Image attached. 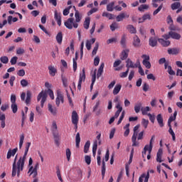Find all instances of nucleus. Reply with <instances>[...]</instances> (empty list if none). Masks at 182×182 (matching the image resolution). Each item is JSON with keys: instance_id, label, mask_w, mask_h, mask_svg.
<instances>
[{"instance_id": "1", "label": "nucleus", "mask_w": 182, "mask_h": 182, "mask_svg": "<svg viewBox=\"0 0 182 182\" xmlns=\"http://www.w3.org/2000/svg\"><path fill=\"white\" fill-rule=\"evenodd\" d=\"M18 155H16L14 158V161L12 166V177H15V176L19 177L21 176V172L23 171V168L25 167V161H26V157L20 156L18 160Z\"/></svg>"}, {"instance_id": "2", "label": "nucleus", "mask_w": 182, "mask_h": 182, "mask_svg": "<svg viewBox=\"0 0 182 182\" xmlns=\"http://www.w3.org/2000/svg\"><path fill=\"white\" fill-rule=\"evenodd\" d=\"M51 131L53 132V135L54 137V141L57 146H59L60 141V134L58 132V124L56 122L53 121L51 125Z\"/></svg>"}, {"instance_id": "3", "label": "nucleus", "mask_w": 182, "mask_h": 182, "mask_svg": "<svg viewBox=\"0 0 182 182\" xmlns=\"http://www.w3.org/2000/svg\"><path fill=\"white\" fill-rule=\"evenodd\" d=\"M32 164H33V159H32V157H30L28 160L29 169L28 173L29 174V176H31L33 178H35V177L38 176V164L35 166L34 168Z\"/></svg>"}, {"instance_id": "4", "label": "nucleus", "mask_w": 182, "mask_h": 182, "mask_svg": "<svg viewBox=\"0 0 182 182\" xmlns=\"http://www.w3.org/2000/svg\"><path fill=\"white\" fill-rule=\"evenodd\" d=\"M64 102H65V97H63L62 90H60V89H57L56 98H55V105L57 107H59V106H60V103L63 104Z\"/></svg>"}, {"instance_id": "5", "label": "nucleus", "mask_w": 182, "mask_h": 182, "mask_svg": "<svg viewBox=\"0 0 182 182\" xmlns=\"http://www.w3.org/2000/svg\"><path fill=\"white\" fill-rule=\"evenodd\" d=\"M140 129V125H136L134 128V134L132 137V146L134 147L139 146V142H137V134H138V130Z\"/></svg>"}, {"instance_id": "6", "label": "nucleus", "mask_w": 182, "mask_h": 182, "mask_svg": "<svg viewBox=\"0 0 182 182\" xmlns=\"http://www.w3.org/2000/svg\"><path fill=\"white\" fill-rule=\"evenodd\" d=\"M46 99H48V94L45 91H41L37 97V100L38 102H40L41 100V107H43L45 105V102H46Z\"/></svg>"}, {"instance_id": "7", "label": "nucleus", "mask_w": 182, "mask_h": 182, "mask_svg": "<svg viewBox=\"0 0 182 182\" xmlns=\"http://www.w3.org/2000/svg\"><path fill=\"white\" fill-rule=\"evenodd\" d=\"M64 25L65 27L68 28V29H73V28H75V29H77V26H79V25L77 24V23H75L73 21V18H68L65 23Z\"/></svg>"}, {"instance_id": "8", "label": "nucleus", "mask_w": 182, "mask_h": 182, "mask_svg": "<svg viewBox=\"0 0 182 182\" xmlns=\"http://www.w3.org/2000/svg\"><path fill=\"white\" fill-rule=\"evenodd\" d=\"M25 97L26 99L25 100ZM32 97V92L28 90L26 93L22 92L21 95V100L25 101L27 105H29L31 103V99Z\"/></svg>"}, {"instance_id": "9", "label": "nucleus", "mask_w": 182, "mask_h": 182, "mask_svg": "<svg viewBox=\"0 0 182 182\" xmlns=\"http://www.w3.org/2000/svg\"><path fill=\"white\" fill-rule=\"evenodd\" d=\"M150 173H154V170L150 169V170H148L146 174L142 173L141 175V177H139V182H143V178H144V182H149V179L150 178Z\"/></svg>"}, {"instance_id": "10", "label": "nucleus", "mask_w": 182, "mask_h": 182, "mask_svg": "<svg viewBox=\"0 0 182 182\" xmlns=\"http://www.w3.org/2000/svg\"><path fill=\"white\" fill-rule=\"evenodd\" d=\"M72 123L75 125V129H77V124L79 123V116L76 111H73L72 113Z\"/></svg>"}, {"instance_id": "11", "label": "nucleus", "mask_w": 182, "mask_h": 182, "mask_svg": "<svg viewBox=\"0 0 182 182\" xmlns=\"http://www.w3.org/2000/svg\"><path fill=\"white\" fill-rule=\"evenodd\" d=\"M86 79V75L85 74V70H82V73H80V78L77 85L78 90L82 89V82H85Z\"/></svg>"}, {"instance_id": "12", "label": "nucleus", "mask_w": 182, "mask_h": 182, "mask_svg": "<svg viewBox=\"0 0 182 182\" xmlns=\"http://www.w3.org/2000/svg\"><path fill=\"white\" fill-rule=\"evenodd\" d=\"M132 45L134 48H140L141 46V41L139 36H134L133 37V41H132Z\"/></svg>"}, {"instance_id": "13", "label": "nucleus", "mask_w": 182, "mask_h": 182, "mask_svg": "<svg viewBox=\"0 0 182 182\" xmlns=\"http://www.w3.org/2000/svg\"><path fill=\"white\" fill-rule=\"evenodd\" d=\"M153 150V145L147 144L144 146V151H142V156L143 157H146V153L148 154L149 153V154H151V151Z\"/></svg>"}, {"instance_id": "14", "label": "nucleus", "mask_w": 182, "mask_h": 182, "mask_svg": "<svg viewBox=\"0 0 182 182\" xmlns=\"http://www.w3.org/2000/svg\"><path fill=\"white\" fill-rule=\"evenodd\" d=\"M129 17H130V15H129L126 12H123V13L119 14L117 16V22H122V21H123V19H126V18H129Z\"/></svg>"}, {"instance_id": "15", "label": "nucleus", "mask_w": 182, "mask_h": 182, "mask_svg": "<svg viewBox=\"0 0 182 182\" xmlns=\"http://www.w3.org/2000/svg\"><path fill=\"white\" fill-rule=\"evenodd\" d=\"M126 63V67L127 68V69H130V68L134 69V68H137L139 66V62L134 64L133 63V61H132L130 59H127Z\"/></svg>"}, {"instance_id": "16", "label": "nucleus", "mask_w": 182, "mask_h": 182, "mask_svg": "<svg viewBox=\"0 0 182 182\" xmlns=\"http://www.w3.org/2000/svg\"><path fill=\"white\" fill-rule=\"evenodd\" d=\"M48 112L53 114V116H56L58 114V109L55 108V106L52 105V104L48 105Z\"/></svg>"}, {"instance_id": "17", "label": "nucleus", "mask_w": 182, "mask_h": 182, "mask_svg": "<svg viewBox=\"0 0 182 182\" xmlns=\"http://www.w3.org/2000/svg\"><path fill=\"white\" fill-rule=\"evenodd\" d=\"M54 18L57 21L58 26H60V25H62V17L60 16V14L55 11L54 13Z\"/></svg>"}, {"instance_id": "18", "label": "nucleus", "mask_w": 182, "mask_h": 182, "mask_svg": "<svg viewBox=\"0 0 182 182\" xmlns=\"http://www.w3.org/2000/svg\"><path fill=\"white\" fill-rule=\"evenodd\" d=\"M95 42H96V38H92L90 40H87L85 46H86L87 50H90L92 49V46Z\"/></svg>"}, {"instance_id": "19", "label": "nucleus", "mask_w": 182, "mask_h": 182, "mask_svg": "<svg viewBox=\"0 0 182 182\" xmlns=\"http://www.w3.org/2000/svg\"><path fill=\"white\" fill-rule=\"evenodd\" d=\"M168 55H178L180 53V48H172L168 49Z\"/></svg>"}, {"instance_id": "20", "label": "nucleus", "mask_w": 182, "mask_h": 182, "mask_svg": "<svg viewBox=\"0 0 182 182\" xmlns=\"http://www.w3.org/2000/svg\"><path fill=\"white\" fill-rule=\"evenodd\" d=\"M157 41H159V38L157 37H151L149 38V45L152 47L154 48V46H157Z\"/></svg>"}, {"instance_id": "21", "label": "nucleus", "mask_w": 182, "mask_h": 182, "mask_svg": "<svg viewBox=\"0 0 182 182\" xmlns=\"http://www.w3.org/2000/svg\"><path fill=\"white\" fill-rule=\"evenodd\" d=\"M18 152V148H15L14 149H9L7 152V159H11V156H15L16 153Z\"/></svg>"}, {"instance_id": "22", "label": "nucleus", "mask_w": 182, "mask_h": 182, "mask_svg": "<svg viewBox=\"0 0 182 182\" xmlns=\"http://www.w3.org/2000/svg\"><path fill=\"white\" fill-rule=\"evenodd\" d=\"M162 156H163V149L160 148L156 154V161H158V163L163 162V160H161Z\"/></svg>"}, {"instance_id": "23", "label": "nucleus", "mask_w": 182, "mask_h": 182, "mask_svg": "<svg viewBox=\"0 0 182 182\" xmlns=\"http://www.w3.org/2000/svg\"><path fill=\"white\" fill-rule=\"evenodd\" d=\"M169 35L172 39H176V41L181 38V36L174 31H170Z\"/></svg>"}, {"instance_id": "24", "label": "nucleus", "mask_w": 182, "mask_h": 182, "mask_svg": "<svg viewBox=\"0 0 182 182\" xmlns=\"http://www.w3.org/2000/svg\"><path fill=\"white\" fill-rule=\"evenodd\" d=\"M156 120H157L158 124H159L160 127H164V122L163 116L161 115V114H159L156 116Z\"/></svg>"}, {"instance_id": "25", "label": "nucleus", "mask_w": 182, "mask_h": 182, "mask_svg": "<svg viewBox=\"0 0 182 182\" xmlns=\"http://www.w3.org/2000/svg\"><path fill=\"white\" fill-rule=\"evenodd\" d=\"M73 9L75 11V23H79V22L82 21V17H80V14H79V11H77L76 7L73 6Z\"/></svg>"}, {"instance_id": "26", "label": "nucleus", "mask_w": 182, "mask_h": 182, "mask_svg": "<svg viewBox=\"0 0 182 182\" xmlns=\"http://www.w3.org/2000/svg\"><path fill=\"white\" fill-rule=\"evenodd\" d=\"M158 41L159 42V43H161V45H162V46L165 48L167 46H170V41H166L163 38H159Z\"/></svg>"}, {"instance_id": "27", "label": "nucleus", "mask_w": 182, "mask_h": 182, "mask_svg": "<svg viewBox=\"0 0 182 182\" xmlns=\"http://www.w3.org/2000/svg\"><path fill=\"white\" fill-rule=\"evenodd\" d=\"M48 70L49 75H50V76H55L56 75V72H58L55 66L52 65L48 66Z\"/></svg>"}, {"instance_id": "28", "label": "nucleus", "mask_w": 182, "mask_h": 182, "mask_svg": "<svg viewBox=\"0 0 182 182\" xmlns=\"http://www.w3.org/2000/svg\"><path fill=\"white\" fill-rule=\"evenodd\" d=\"M120 90H122V85L117 84L113 90V95H119Z\"/></svg>"}, {"instance_id": "29", "label": "nucleus", "mask_w": 182, "mask_h": 182, "mask_svg": "<svg viewBox=\"0 0 182 182\" xmlns=\"http://www.w3.org/2000/svg\"><path fill=\"white\" fill-rule=\"evenodd\" d=\"M177 117V111H175L173 115H171L168 120V126H171V122H174Z\"/></svg>"}, {"instance_id": "30", "label": "nucleus", "mask_w": 182, "mask_h": 182, "mask_svg": "<svg viewBox=\"0 0 182 182\" xmlns=\"http://www.w3.org/2000/svg\"><path fill=\"white\" fill-rule=\"evenodd\" d=\"M129 49H125L122 52L121 54V59L122 60H124L126 59H127V56H129Z\"/></svg>"}, {"instance_id": "31", "label": "nucleus", "mask_w": 182, "mask_h": 182, "mask_svg": "<svg viewBox=\"0 0 182 182\" xmlns=\"http://www.w3.org/2000/svg\"><path fill=\"white\" fill-rule=\"evenodd\" d=\"M55 39L57 41V43H59V45L62 43V41H63V34L62 33V32H59L57 34Z\"/></svg>"}, {"instance_id": "32", "label": "nucleus", "mask_w": 182, "mask_h": 182, "mask_svg": "<svg viewBox=\"0 0 182 182\" xmlns=\"http://www.w3.org/2000/svg\"><path fill=\"white\" fill-rule=\"evenodd\" d=\"M149 8V6L148 4H141L138 7V11H139V12H144V11H147Z\"/></svg>"}, {"instance_id": "33", "label": "nucleus", "mask_w": 182, "mask_h": 182, "mask_svg": "<svg viewBox=\"0 0 182 182\" xmlns=\"http://www.w3.org/2000/svg\"><path fill=\"white\" fill-rule=\"evenodd\" d=\"M103 69H105V63H102L98 69L97 77H100L102 76V73H103Z\"/></svg>"}, {"instance_id": "34", "label": "nucleus", "mask_w": 182, "mask_h": 182, "mask_svg": "<svg viewBox=\"0 0 182 182\" xmlns=\"http://www.w3.org/2000/svg\"><path fill=\"white\" fill-rule=\"evenodd\" d=\"M96 72H97V70H95L93 75H92V83L90 85V90H93V85H95V82H96Z\"/></svg>"}, {"instance_id": "35", "label": "nucleus", "mask_w": 182, "mask_h": 182, "mask_svg": "<svg viewBox=\"0 0 182 182\" xmlns=\"http://www.w3.org/2000/svg\"><path fill=\"white\" fill-rule=\"evenodd\" d=\"M129 127H130V124H127L125 125V127H124V129L125 130V132L124 133V137H127V136H129V134H130V129H129Z\"/></svg>"}, {"instance_id": "36", "label": "nucleus", "mask_w": 182, "mask_h": 182, "mask_svg": "<svg viewBox=\"0 0 182 182\" xmlns=\"http://www.w3.org/2000/svg\"><path fill=\"white\" fill-rule=\"evenodd\" d=\"M31 142L26 143L25 151H24V154H23V157L26 158V156H28V153L29 151V147H31Z\"/></svg>"}, {"instance_id": "37", "label": "nucleus", "mask_w": 182, "mask_h": 182, "mask_svg": "<svg viewBox=\"0 0 182 182\" xmlns=\"http://www.w3.org/2000/svg\"><path fill=\"white\" fill-rule=\"evenodd\" d=\"M114 9V2L112 1L107 5V11L108 12H113V10Z\"/></svg>"}, {"instance_id": "38", "label": "nucleus", "mask_w": 182, "mask_h": 182, "mask_svg": "<svg viewBox=\"0 0 182 182\" xmlns=\"http://www.w3.org/2000/svg\"><path fill=\"white\" fill-rule=\"evenodd\" d=\"M23 141H25V135L23 134L20 135V140H19V144H18V147L21 150L22 149V146H23Z\"/></svg>"}, {"instance_id": "39", "label": "nucleus", "mask_w": 182, "mask_h": 182, "mask_svg": "<svg viewBox=\"0 0 182 182\" xmlns=\"http://www.w3.org/2000/svg\"><path fill=\"white\" fill-rule=\"evenodd\" d=\"M181 6V4L180 2H175L171 4V8L173 11H176V9H178Z\"/></svg>"}, {"instance_id": "40", "label": "nucleus", "mask_w": 182, "mask_h": 182, "mask_svg": "<svg viewBox=\"0 0 182 182\" xmlns=\"http://www.w3.org/2000/svg\"><path fill=\"white\" fill-rule=\"evenodd\" d=\"M89 26H90V18L87 17L84 21V28L85 29H89Z\"/></svg>"}, {"instance_id": "41", "label": "nucleus", "mask_w": 182, "mask_h": 182, "mask_svg": "<svg viewBox=\"0 0 182 182\" xmlns=\"http://www.w3.org/2000/svg\"><path fill=\"white\" fill-rule=\"evenodd\" d=\"M141 106H142L141 102L136 103L134 106V112L136 113H139L140 110H141Z\"/></svg>"}, {"instance_id": "42", "label": "nucleus", "mask_w": 182, "mask_h": 182, "mask_svg": "<svg viewBox=\"0 0 182 182\" xmlns=\"http://www.w3.org/2000/svg\"><path fill=\"white\" fill-rule=\"evenodd\" d=\"M127 29L130 32V33H136L137 32L136 28H134L133 25H128Z\"/></svg>"}, {"instance_id": "43", "label": "nucleus", "mask_w": 182, "mask_h": 182, "mask_svg": "<svg viewBox=\"0 0 182 182\" xmlns=\"http://www.w3.org/2000/svg\"><path fill=\"white\" fill-rule=\"evenodd\" d=\"M99 49V42L95 43V46L93 48V50L92 52V55L95 56L97 53V50Z\"/></svg>"}, {"instance_id": "44", "label": "nucleus", "mask_w": 182, "mask_h": 182, "mask_svg": "<svg viewBox=\"0 0 182 182\" xmlns=\"http://www.w3.org/2000/svg\"><path fill=\"white\" fill-rule=\"evenodd\" d=\"M117 28H119V24L117 22H113L110 25V29H111V31H112V32L116 31V29H117Z\"/></svg>"}, {"instance_id": "45", "label": "nucleus", "mask_w": 182, "mask_h": 182, "mask_svg": "<svg viewBox=\"0 0 182 182\" xmlns=\"http://www.w3.org/2000/svg\"><path fill=\"white\" fill-rule=\"evenodd\" d=\"M105 174H106V163L105 161H102V178H105Z\"/></svg>"}, {"instance_id": "46", "label": "nucleus", "mask_w": 182, "mask_h": 182, "mask_svg": "<svg viewBox=\"0 0 182 182\" xmlns=\"http://www.w3.org/2000/svg\"><path fill=\"white\" fill-rule=\"evenodd\" d=\"M90 147V141H87L85 144V146H84V153H87L89 151V149Z\"/></svg>"}, {"instance_id": "47", "label": "nucleus", "mask_w": 182, "mask_h": 182, "mask_svg": "<svg viewBox=\"0 0 182 182\" xmlns=\"http://www.w3.org/2000/svg\"><path fill=\"white\" fill-rule=\"evenodd\" d=\"M169 127V130H168V133L170 135L172 136V139L173 140H176V134H174V131H173V128H171V125L168 126Z\"/></svg>"}, {"instance_id": "48", "label": "nucleus", "mask_w": 182, "mask_h": 182, "mask_svg": "<svg viewBox=\"0 0 182 182\" xmlns=\"http://www.w3.org/2000/svg\"><path fill=\"white\" fill-rule=\"evenodd\" d=\"M139 69V73L141 75V76H144V70H143V68H141V65H140V62L138 61V66Z\"/></svg>"}, {"instance_id": "49", "label": "nucleus", "mask_w": 182, "mask_h": 182, "mask_svg": "<svg viewBox=\"0 0 182 182\" xmlns=\"http://www.w3.org/2000/svg\"><path fill=\"white\" fill-rule=\"evenodd\" d=\"M142 64L146 69H150L151 68V63H150V60L142 61Z\"/></svg>"}, {"instance_id": "50", "label": "nucleus", "mask_w": 182, "mask_h": 182, "mask_svg": "<svg viewBox=\"0 0 182 182\" xmlns=\"http://www.w3.org/2000/svg\"><path fill=\"white\" fill-rule=\"evenodd\" d=\"M65 154H66L68 161H70V156H72V152L70 151V149H66Z\"/></svg>"}, {"instance_id": "51", "label": "nucleus", "mask_w": 182, "mask_h": 182, "mask_svg": "<svg viewBox=\"0 0 182 182\" xmlns=\"http://www.w3.org/2000/svg\"><path fill=\"white\" fill-rule=\"evenodd\" d=\"M143 20L145 21H151V15L150 14H145L142 16Z\"/></svg>"}, {"instance_id": "52", "label": "nucleus", "mask_w": 182, "mask_h": 182, "mask_svg": "<svg viewBox=\"0 0 182 182\" xmlns=\"http://www.w3.org/2000/svg\"><path fill=\"white\" fill-rule=\"evenodd\" d=\"M102 16H104L105 18H108V19H113V14H109L108 12H103Z\"/></svg>"}, {"instance_id": "53", "label": "nucleus", "mask_w": 182, "mask_h": 182, "mask_svg": "<svg viewBox=\"0 0 182 182\" xmlns=\"http://www.w3.org/2000/svg\"><path fill=\"white\" fill-rule=\"evenodd\" d=\"M85 161L87 164V166L90 165V163H92V158L90 156L86 155L85 156Z\"/></svg>"}, {"instance_id": "54", "label": "nucleus", "mask_w": 182, "mask_h": 182, "mask_svg": "<svg viewBox=\"0 0 182 182\" xmlns=\"http://www.w3.org/2000/svg\"><path fill=\"white\" fill-rule=\"evenodd\" d=\"M141 111L142 112V114L146 115L147 114L148 112H150V107H142L141 109Z\"/></svg>"}, {"instance_id": "55", "label": "nucleus", "mask_w": 182, "mask_h": 182, "mask_svg": "<svg viewBox=\"0 0 182 182\" xmlns=\"http://www.w3.org/2000/svg\"><path fill=\"white\" fill-rule=\"evenodd\" d=\"M0 61L1 63L6 64L8 62H9V59L6 56H2L0 58Z\"/></svg>"}, {"instance_id": "56", "label": "nucleus", "mask_w": 182, "mask_h": 182, "mask_svg": "<svg viewBox=\"0 0 182 182\" xmlns=\"http://www.w3.org/2000/svg\"><path fill=\"white\" fill-rule=\"evenodd\" d=\"M21 85L22 86V87H26V86H28V85H29V82H28V80L23 79L21 80L20 82Z\"/></svg>"}, {"instance_id": "57", "label": "nucleus", "mask_w": 182, "mask_h": 182, "mask_svg": "<svg viewBox=\"0 0 182 182\" xmlns=\"http://www.w3.org/2000/svg\"><path fill=\"white\" fill-rule=\"evenodd\" d=\"M71 8L72 6H70L63 10V14L64 15V16H67V15H69V11H70Z\"/></svg>"}, {"instance_id": "58", "label": "nucleus", "mask_w": 182, "mask_h": 182, "mask_svg": "<svg viewBox=\"0 0 182 182\" xmlns=\"http://www.w3.org/2000/svg\"><path fill=\"white\" fill-rule=\"evenodd\" d=\"M167 69V72L168 73V75H176V72H174V70H173V68H171V66H168V68Z\"/></svg>"}, {"instance_id": "59", "label": "nucleus", "mask_w": 182, "mask_h": 182, "mask_svg": "<svg viewBox=\"0 0 182 182\" xmlns=\"http://www.w3.org/2000/svg\"><path fill=\"white\" fill-rule=\"evenodd\" d=\"M11 109L13 113H16V112H18V105L16 103L11 104Z\"/></svg>"}, {"instance_id": "60", "label": "nucleus", "mask_w": 182, "mask_h": 182, "mask_svg": "<svg viewBox=\"0 0 182 182\" xmlns=\"http://www.w3.org/2000/svg\"><path fill=\"white\" fill-rule=\"evenodd\" d=\"M56 174H57V177H58V180L60 182H63V179L62 178V175H60V170L59 168L57 169Z\"/></svg>"}, {"instance_id": "61", "label": "nucleus", "mask_w": 182, "mask_h": 182, "mask_svg": "<svg viewBox=\"0 0 182 182\" xmlns=\"http://www.w3.org/2000/svg\"><path fill=\"white\" fill-rule=\"evenodd\" d=\"M25 53V49L18 48L16 49V55H23Z\"/></svg>"}, {"instance_id": "62", "label": "nucleus", "mask_w": 182, "mask_h": 182, "mask_svg": "<svg viewBox=\"0 0 182 182\" xmlns=\"http://www.w3.org/2000/svg\"><path fill=\"white\" fill-rule=\"evenodd\" d=\"M141 124L144 126V129H147V126H149V120L142 119Z\"/></svg>"}, {"instance_id": "63", "label": "nucleus", "mask_w": 182, "mask_h": 182, "mask_svg": "<svg viewBox=\"0 0 182 182\" xmlns=\"http://www.w3.org/2000/svg\"><path fill=\"white\" fill-rule=\"evenodd\" d=\"M42 108L43 107H40L39 105H37L36 107V110L39 116H42V114H43Z\"/></svg>"}, {"instance_id": "64", "label": "nucleus", "mask_w": 182, "mask_h": 182, "mask_svg": "<svg viewBox=\"0 0 182 182\" xmlns=\"http://www.w3.org/2000/svg\"><path fill=\"white\" fill-rule=\"evenodd\" d=\"M17 75H18V76H20L21 77H23V76H25V70H23V69L19 70L17 72Z\"/></svg>"}]
</instances>
